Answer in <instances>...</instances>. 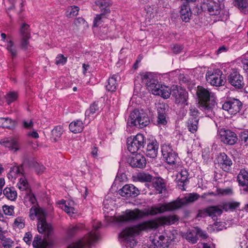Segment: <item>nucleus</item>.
<instances>
[{
	"label": "nucleus",
	"instance_id": "f257e3e1",
	"mask_svg": "<svg viewBox=\"0 0 248 248\" xmlns=\"http://www.w3.org/2000/svg\"><path fill=\"white\" fill-rule=\"evenodd\" d=\"M199 197L200 195L198 194L192 193L184 198L170 202L159 203L156 206H152L150 209L146 211L139 209L126 210L125 214L119 217L118 220L120 222H125L138 219L149 215L155 216L166 212L173 211L180 208L183 205L194 202Z\"/></svg>",
	"mask_w": 248,
	"mask_h": 248
},
{
	"label": "nucleus",
	"instance_id": "f03ea898",
	"mask_svg": "<svg viewBox=\"0 0 248 248\" xmlns=\"http://www.w3.org/2000/svg\"><path fill=\"white\" fill-rule=\"evenodd\" d=\"M159 222L155 220L144 221L132 227L127 228L124 230L119 234V236L124 240L129 241L131 238L138 235L142 231L156 229L160 224L170 225L175 223L178 220L175 215L164 216L158 218Z\"/></svg>",
	"mask_w": 248,
	"mask_h": 248
},
{
	"label": "nucleus",
	"instance_id": "7ed1b4c3",
	"mask_svg": "<svg viewBox=\"0 0 248 248\" xmlns=\"http://www.w3.org/2000/svg\"><path fill=\"white\" fill-rule=\"evenodd\" d=\"M197 94L199 99V108L207 117L215 116L217 103L214 98V93L202 86H198Z\"/></svg>",
	"mask_w": 248,
	"mask_h": 248
},
{
	"label": "nucleus",
	"instance_id": "20e7f679",
	"mask_svg": "<svg viewBox=\"0 0 248 248\" xmlns=\"http://www.w3.org/2000/svg\"><path fill=\"white\" fill-rule=\"evenodd\" d=\"M29 214V217L31 220H34L36 217L37 218V227L38 232L41 233H45L49 236L53 232V228L46 221V211L34 205L30 209Z\"/></svg>",
	"mask_w": 248,
	"mask_h": 248
},
{
	"label": "nucleus",
	"instance_id": "39448f33",
	"mask_svg": "<svg viewBox=\"0 0 248 248\" xmlns=\"http://www.w3.org/2000/svg\"><path fill=\"white\" fill-rule=\"evenodd\" d=\"M149 124V117L142 110H134L131 113L127 121V124L129 126H136L140 128H144Z\"/></svg>",
	"mask_w": 248,
	"mask_h": 248
},
{
	"label": "nucleus",
	"instance_id": "423d86ee",
	"mask_svg": "<svg viewBox=\"0 0 248 248\" xmlns=\"http://www.w3.org/2000/svg\"><path fill=\"white\" fill-rule=\"evenodd\" d=\"M101 223L93 226V230L76 243L70 245L68 248H86L90 247L98 237L97 230L101 227Z\"/></svg>",
	"mask_w": 248,
	"mask_h": 248
},
{
	"label": "nucleus",
	"instance_id": "0eeeda50",
	"mask_svg": "<svg viewBox=\"0 0 248 248\" xmlns=\"http://www.w3.org/2000/svg\"><path fill=\"white\" fill-rule=\"evenodd\" d=\"M144 144V138L141 134H138L134 137H130L127 139V149L132 154L143 148Z\"/></svg>",
	"mask_w": 248,
	"mask_h": 248
},
{
	"label": "nucleus",
	"instance_id": "6e6552de",
	"mask_svg": "<svg viewBox=\"0 0 248 248\" xmlns=\"http://www.w3.org/2000/svg\"><path fill=\"white\" fill-rule=\"evenodd\" d=\"M222 72L219 69L208 71L206 74L207 81L212 85L220 86L225 83L224 78L222 76Z\"/></svg>",
	"mask_w": 248,
	"mask_h": 248
},
{
	"label": "nucleus",
	"instance_id": "1a4fd4ad",
	"mask_svg": "<svg viewBox=\"0 0 248 248\" xmlns=\"http://www.w3.org/2000/svg\"><path fill=\"white\" fill-rule=\"evenodd\" d=\"M222 108L232 115L239 112L243 108V103L238 99L230 98L223 103Z\"/></svg>",
	"mask_w": 248,
	"mask_h": 248
},
{
	"label": "nucleus",
	"instance_id": "9d476101",
	"mask_svg": "<svg viewBox=\"0 0 248 248\" xmlns=\"http://www.w3.org/2000/svg\"><path fill=\"white\" fill-rule=\"evenodd\" d=\"M202 11L207 12L210 15H218L220 14V5L213 0H203L201 4Z\"/></svg>",
	"mask_w": 248,
	"mask_h": 248
},
{
	"label": "nucleus",
	"instance_id": "9b49d317",
	"mask_svg": "<svg viewBox=\"0 0 248 248\" xmlns=\"http://www.w3.org/2000/svg\"><path fill=\"white\" fill-rule=\"evenodd\" d=\"M161 152L164 159L170 165L176 164L177 154L173 151L170 144H164L161 146Z\"/></svg>",
	"mask_w": 248,
	"mask_h": 248
},
{
	"label": "nucleus",
	"instance_id": "f8f14e48",
	"mask_svg": "<svg viewBox=\"0 0 248 248\" xmlns=\"http://www.w3.org/2000/svg\"><path fill=\"white\" fill-rule=\"evenodd\" d=\"M222 213V210L219 208V206H210L206 208L199 210L197 217L204 218L209 216L215 220L217 216L221 215Z\"/></svg>",
	"mask_w": 248,
	"mask_h": 248
},
{
	"label": "nucleus",
	"instance_id": "ddd939ff",
	"mask_svg": "<svg viewBox=\"0 0 248 248\" xmlns=\"http://www.w3.org/2000/svg\"><path fill=\"white\" fill-rule=\"evenodd\" d=\"M221 141L224 144L232 145L237 141L236 134L229 129H221L219 131Z\"/></svg>",
	"mask_w": 248,
	"mask_h": 248
},
{
	"label": "nucleus",
	"instance_id": "4468645a",
	"mask_svg": "<svg viewBox=\"0 0 248 248\" xmlns=\"http://www.w3.org/2000/svg\"><path fill=\"white\" fill-rule=\"evenodd\" d=\"M141 80L142 82L146 84L148 89L152 91L153 94L161 86L156 79L153 78L150 73H146L142 75Z\"/></svg>",
	"mask_w": 248,
	"mask_h": 248
},
{
	"label": "nucleus",
	"instance_id": "2eb2a0df",
	"mask_svg": "<svg viewBox=\"0 0 248 248\" xmlns=\"http://www.w3.org/2000/svg\"><path fill=\"white\" fill-rule=\"evenodd\" d=\"M229 83L235 88L241 89L245 86L243 77L238 72H232L227 78Z\"/></svg>",
	"mask_w": 248,
	"mask_h": 248
},
{
	"label": "nucleus",
	"instance_id": "dca6fc26",
	"mask_svg": "<svg viewBox=\"0 0 248 248\" xmlns=\"http://www.w3.org/2000/svg\"><path fill=\"white\" fill-rule=\"evenodd\" d=\"M218 167L224 171L228 172L232 165V159L225 153H220L216 158Z\"/></svg>",
	"mask_w": 248,
	"mask_h": 248
},
{
	"label": "nucleus",
	"instance_id": "f3484780",
	"mask_svg": "<svg viewBox=\"0 0 248 248\" xmlns=\"http://www.w3.org/2000/svg\"><path fill=\"white\" fill-rule=\"evenodd\" d=\"M127 162L133 168L143 169L146 166V160L145 157L140 154L133 155L127 159Z\"/></svg>",
	"mask_w": 248,
	"mask_h": 248
},
{
	"label": "nucleus",
	"instance_id": "a211bd4d",
	"mask_svg": "<svg viewBox=\"0 0 248 248\" xmlns=\"http://www.w3.org/2000/svg\"><path fill=\"white\" fill-rule=\"evenodd\" d=\"M0 144L13 152H16L20 148L18 139L15 137L4 138L0 141Z\"/></svg>",
	"mask_w": 248,
	"mask_h": 248
},
{
	"label": "nucleus",
	"instance_id": "6ab92c4d",
	"mask_svg": "<svg viewBox=\"0 0 248 248\" xmlns=\"http://www.w3.org/2000/svg\"><path fill=\"white\" fill-rule=\"evenodd\" d=\"M171 95L174 98L176 104H185L188 98L187 92L181 88L173 89L171 91Z\"/></svg>",
	"mask_w": 248,
	"mask_h": 248
},
{
	"label": "nucleus",
	"instance_id": "aec40b11",
	"mask_svg": "<svg viewBox=\"0 0 248 248\" xmlns=\"http://www.w3.org/2000/svg\"><path fill=\"white\" fill-rule=\"evenodd\" d=\"M119 193L126 198L136 197L140 194V191L133 185H125L119 191Z\"/></svg>",
	"mask_w": 248,
	"mask_h": 248
},
{
	"label": "nucleus",
	"instance_id": "412c9836",
	"mask_svg": "<svg viewBox=\"0 0 248 248\" xmlns=\"http://www.w3.org/2000/svg\"><path fill=\"white\" fill-rule=\"evenodd\" d=\"M159 144L155 139L149 140L146 147V155L154 158L157 156Z\"/></svg>",
	"mask_w": 248,
	"mask_h": 248
},
{
	"label": "nucleus",
	"instance_id": "4be33fe9",
	"mask_svg": "<svg viewBox=\"0 0 248 248\" xmlns=\"http://www.w3.org/2000/svg\"><path fill=\"white\" fill-rule=\"evenodd\" d=\"M152 186L156 193L161 194L166 190V184L165 180L160 177H154L152 181Z\"/></svg>",
	"mask_w": 248,
	"mask_h": 248
},
{
	"label": "nucleus",
	"instance_id": "5701e85b",
	"mask_svg": "<svg viewBox=\"0 0 248 248\" xmlns=\"http://www.w3.org/2000/svg\"><path fill=\"white\" fill-rule=\"evenodd\" d=\"M157 125L159 126L165 125L168 122L165 108L161 107L157 108Z\"/></svg>",
	"mask_w": 248,
	"mask_h": 248
},
{
	"label": "nucleus",
	"instance_id": "b1692460",
	"mask_svg": "<svg viewBox=\"0 0 248 248\" xmlns=\"http://www.w3.org/2000/svg\"><path fill=\"white\" fill-rule=\"evenodd\" d=\"M95 3L100 9L101 12L108 14L110 13L109 7L112 5L111 0H96Z\"/></svg>",
	"mask_w": 248,
	"mask_h": 248
},
{
	"label": "nucleus",
	"instance_id": "393cba45",
	"mask_svg": "<svg viewBox=\"0 0 248 248\" xmlns=\"http://www.w3.org/2000/svg\"><path fill=\"white\" fill-rule=\"evenodd\" d=\"M84 127L83 123L80 120L74 121L69 125L70 131L75 134L81 132L83 130Z\"/></svg>",
	"mask_w": 248,
	"mask_h": 248
},
{
	"label": "nucleus",
	"instance_id": "a878e982",
	"mask_svg": "<svg viewBox=\"0 0 248 248\" xmlns=\"http://www.w3.org/2000/svg\"><path fill=\"white\" fill-rule=\"evenodd\" d=\"M6 49L10 54L12 59H14L17 56V51L11 36L8 37Z\"/></svg>",
	"mask_w": 248,
	"mask_h": 248
},
{
	"label": "nucleus",
	"instance_id": "bb28decb",
	"mask_svg": "<svg viewBox=\"0 0 248 248\" xmlns=\"http://www.w3.org/2000/svg\"><path fill=\"white\" fill-rule=\"evenodd\" d=\"M194 10L182 5L180 10V15L182 20L185 22H189L192 16V11Z\"/></svg>",
	"mask_w": 248,
	"mask_h": 248
},
{
	"label": "nucleus",
	"instance_id": "cd10ccee",
	"mask_svg": "<svg viewBox=\"0 0 248 248\" xmlns=\"http://www.w3.org/2000/svg\"><path fill=\"white\" fill-rule=\"evenodd\" d=\"M199 119L196 118H189L187 122V126L188 130L192 133L196 132L198 128Z\"/></svg>",
	"mask_w": 248,
	"mask_h": 248
},
{
	"label": "nucleus",
	"instance_id": "c85d7f7f",
	"mask_svg": "<svg viewBox=\"0 0 248 248\" xmlns=\"http://www.w3.org/2000/svg\"><path fill=\"white\" fill-rule=\"evenodd\" d=\"M118 78V76L117 75H113L108 78V84L106 86L107 90L111 92L116 91L117 86V79Z\"/></svg>",
	"mask_w": 248,
	"mask_h": 248
},
{
	"label": "nucleus",
	"instance_id": "c756f323",
	"mask_svg": "<svg viewBox=\"0 0 248 248\" xmlns=\"http://www.w3.org/2000/svg\"><path fill=\"white\" fill-rule=\"evenodd\" d=\"M237 180L242 186L248 185V171L245 170H241L237 176Z\"/></svg>",
	"mask_w": 248,
	"mask_h": 248
},
{
	"label": "nucleus",
	"instance_id": "7c9ffc66",
	"mask_svg": "<svg viewBox=\"0 0 248 248\" xmlns=\"http://www.w3.org/2000/svg\"><path fill=\"white\" fill-rule=\"evenodd\" d=\"M83 228V226L80 224H78L75 226L71 225L67 230V234L69 237H72L80 232Z\"/></svg>",
	"mask_w": 248,
	"mask_h": 248
},
{
	"label": "nucleus",
	"instance_id": "2f4dec72",
	"mask_svg": "<svg viewBox=\"0 0 248 248\" xmlns=\"http://www.w3.org/2000/svg\"><path fill=\"white\" fill-rule=\"evenodd\" d=\"M153 243L156 247H159L160 248H166L169 246L168 239L166 238L163 235L158 236V239H155Z\"/></svg>",
	"mask_w": 248,
	"mask_h": 248
},
{
	"label": "nucleus",
	"instance_id": "473e14b6",
	"mask_svg": "<svg viewBox=\"0 0 248 248\" xmlns=\"http://www.w3.org/2000/svg\"><path fill=\"white\" fill-rule=\"evenodd\" d=\"M47 243L42 239L41 236L36 235L32 242V246L35 248H46Z\"/></svg>",
	"mask_w": 248,
	"mask_h": 248
},
{
	"label": "nucleus",
	"instance_id": "72a5a7b5",
	"mask_svg": "<svg viewBox=\"0 0 248 248\" xmlns=\"http://www.w3.org/2000/svg\"><path fill=\"white\" fill-rule=\"evenodd\" d=\"M3 193L11 201H15L17 198V192L13 187H6L4 189Z\"/></svg>",
	"mask_w": 248,
	"mask_h": 248
},
{
	"label": "nucleus",
	"instance_id": "f704fd0d",
	"mask_svg": "<svg viewBox=\"0 0 248 248\" xmlns=\"http://www.w3.org/2000/svg\"><path fill=\"white\" fill-rule=\"evenodd\" d=\"M15 122L8 118H0V126L8 129H12L15 127Z\"/></svg>",
	"mask_w": 248,
	"mask_h": 248
},
{
	"label": "nucleus",
	"instance_id": "c9c22d12",
	"mask_svg": "<svg viewBox=\"0 0 248 248\" xmlns=\"http://www.w3.org/2000/svg\"><path fill=\"white\" fill-rule=\"evenodd\" d=\"M171 94V92L170 91L169 89L165 88L162 85L160 87L159 89L157 90V91H155L154 93V94L160 95L165 99L169 98Z\"/></svg>",
	"mask_w": 248,
	"mask_h": 248
},
{
	"label": "nucleus",
	"instance_id": "e433bc0d",
	"mask_svg": "<svg viewBox=\"0 0 248 248\" xmlns=\"http://www.w3.org/2000/svg\"><path fill=\"white\" fill-rule=\"evenodd\" d=\"M100 108L98 105V102H94L91 105L90 108L85 111V116H91L96 112L100 111Z\"/></svg>",
	"mask_w": 248,
	"mask_h": 248
},
{
	"label": "nucleus",
	"instance_id": "4c0bfd02",
	"mask_svg": "<svg viewBox=\"0 0 248 248\" xmlns=\"http://www.w3.org/2000/svg\"><path fill=\"white\" fill-rule=\"evenodd\" d=\"M22 168L19 166H14L11 167L10 171L8 173V177L16 179L18 176L22 175Z\"/></svg>",
	"mask_w": 248,
	"mask_h": 248
},
{
	"label": "nucleus",
	"instance_id": "58836bf2",
	"mask_svg": "<svg viewBox=\"0 0 248 248\" xmlns=\"http://www.w3.org/2000/svg\"><path fill=\"white\" fill-rule=\"evenodd\" d=\"M137 179L139 182H152L153 177L151 174L143 172L138 173Z\"/></svg>",
	"mask_w": 248,
	"mask_h": 248
},
{
	"label": "nucleus",
	"instance_id": "ea45409f",
	"mask_svg": "<svg viewBox=\"0 0 248 248\" xmlns=\"http://www.w3.org/2000/svg\"><path fill=\"white\" fill-rule=\"evenodd\" d=\"M234 4L242 12L245 13L247 11L248 7V0H234Z\"/></svg>",
	"mask_w": 248,
	"mask_h": 248
},
{
	"label": "nucleus",
	"instance_id": "a19ab883",
	"mask_svg": "<svg viewBox=\"0 0 248 248\" xmlns=\"http://www.w3.org/2000/svg\"><path fill=\"white\" fill-rule=\"evenodd\" d=\"M19 33L20 37H31L30 26L26 23H23L20 26Z\"/></svg>",
	"mask_w": 248,
	"mask_h": 248
},
{
	"label": "nucleus",
	"instance_id": "79ce46f5",
	"mask_svg": "<svg viewBox=\"0 0 248 248\" xmlns=\"http://www.w3.org/2000/svg\"><path fill=\"white\" fill-rule=\"evenodd\" d=\"M31 37H20L19 47L24 50L30 49L31 46L30 45L29 39Z\"/></svg>",
	"mask_w": 248,
	"mask_h": 248
},
{
	"label": "nucleus",
	"instance_id": "37998d69",
	"mask_svg": "<svg viewBox=\"0 0 248 248\" xmlns=\"http://www.w3.org/2000/svg\"><path fill=\"white\" fill-rule=\"evenodd\" d=\"M186 238L192 244L196 243L198 240L196 231H188L186 235Z\"/></svg>",
	"mask_w": 248,
	"mask_h": 248
},
{
	"label": "nucleus",
	"instance_id": "c03bdc74",
	"mask_svg": "<svg viewBox=\"0 0 248 248\" xmlns=\"http://www.w3.org/2000/svg\"><path fill=\"white\" fill-rule=\"evenodd\" d=\"M183 5L193 10H197L198 6V0H184Z\"/></svg>",
	"mask_w": 248,
	"mask_h": 248
},
{
	"label": "nucleus",
	"instance_id": "a18cd8bd",
	"mask_svg": "<svg viewBox=\"0 0 248 248\" xmlns=\"http://www.w3.org/2000/svg\"><path fill=\"white\" fill-rule=\"evenodd\" d=\"M63 133V129L61 126L55 127L52 131V136L54 137V140H57L60 138Z\"/></svg>",
	"mask_w": 248,
	"mask_h": 248
},
{
	"label": "nucleus",
	"instance_id": "49530a36",
	"mask_svg": "<svg viewBox=\"0 0 248 248\" xmlns=\"http://www.w3.org/2000/svg\"><path fill=\"white\" fill-rule=\"evenodd\" d=\"M108 15L109 14L103 13V12H101L100 14L97 15L93 20V26L98 27L100 25L103 21L102 18Z\"/></svg>",
	"mask_w": 248,
	"mask_h": 248
},
{
	"label": "nucleus",
	"instance_id": "de8ad7c7",
	"mask_svg": "<svg viewBox=\"0 0 248 248\" xmlns=\"http://www.w3.org/2000/svg\"><path fill=\"white\" fill-rule=\"evenodd\" d=\"M17 186L21 190H27L29 187V184L26 179L24 177H21L17 184Z\"/></svg>",
	"mask_w": 248,
	"mask_h": 248
},
{
	"label": "nucleus",
	"instance_id": "09e8293b",
	"mask_svg": "<svg viewBox=\"0 0 248 248\" xmlns=\"http://www.w3.org/2000/svg\"><path fill=\"white\" fill-rule=\"evenodd\" d=\"M7 103L9 105L17 98V94L16 92H9L5 96Z\"/></svg>",
	"mask_w": 248,
	"mask_h": 248
},
{
	"label": "nucleus",
	"instance_id": "8fccbe9b",
	"mask_svg": "<svg viewBox=\"0 0 248 248\" xmlns=\"http://www.w3.org/2000/svg\"><path fill=\"white\" fill-rule=\"evenodd\" d=\"M188 173L186 169L182 170L177 175V179L180 180L182 181H187Z\"/></svg>",
	"mask_w": 248,
	"mask_h": 248
},
{
	"label": "nucleus",
	"instance_id": "3c124183",
	"mask_svg": "<svg viewBox=\"0 0 248 248\" xmlns=\"http://www.w3.org/2000/svg\"><path fill=\"white\" fill-rule=\"evenodd\" d=\"M239 138L245 145L248 146V130L241 131L239 134Z\"/></svg>",
	"mask_w": 248,
	"mask_h": 248
},
{
	"label": "nucleus",
	"instance_id": "603ef678",
	"mask_svg": "<svg viewBox=\"0 0 248 248\" xmlns=\"http://www.w3.org/2000/svg\"><path fill=\"white\" fill-rule=\"evenodd\" d=\"M15 227L22 229L25 227V220L23 217H18L15 219L14 223Z\"/></svg>",
	"mask_w": 248,
	"mask_h": 248
},
{
	"label": "nucleus",
	"instance_id": "864d4df0",
	"mask_svg": "<svg viewBox=\"0 0 248 248\" xmlns=\"http://www.w3.org/2000/svg\"><path fill=\"white\" fill-rule=\"evenodd\" d=\"M67 60V57H64L62 54H59L56 58L55 63L57 65H64L66 63Z\"/></svg>",
	"mask_w": 248,
	"mask_h": 248
},
{
	"label": "nucleus",
	"instance_id": "5fc2aeb1",
	"mask_svg": "<svg viewBox=\"0 0 248 248\" xmlns=\"http://www.w3.org/2000/svg\"><path fill=\"white\" fill-rule=\"evenodd\" d=\"M79 9L78 6H71L68 9L67 11V12L68 13L67 16L70 17L73 16H77L78 14Z\"/></svg>",
	"mask_w": 248,
	"mask_h": 248
},
{
	"label": "nucleus",
	"instance_id": "6e6d98bb",
	"mask_svg": "<svg viewBox=\"0 0 248 248\" xmlns=\"http://www.w3.org/2000/svg\"><path fill=\"white\" fill-rule=\"evenodd\" d=\"M200 113L198 109L194 106H190L189 108V118H199V115Z\"/></svg>",
	"mask_w": 248,
	"mask_h": 248
},
{
	"label": "nucleus",
	"instance_id": "4d7b16f0",
	"mask_svg": "<svg viewBox=\"0 0 248 248\" xmlns=\"http://www.w3.org/2000/svg\"><path fill=\"white\" fill-rule=\"evenodd\" d=\"M3 212L5 215L11 216L14 213V207L13 206H8L4 205L2 206Z\"/></svg>",
	"mask_w": 248,
	"mask_h": 248
},
{
	"label": "nucleus",
	"instance_id": "13d9d810",
	"mask_svg": "<svg viewBox=\"0 0 248 248\" xmlns=\"http://www.w3.org/2000/svg\"><path fill=\"white\" fill-rule=\"evenodd\" d=\"M25 199L26 200L29 201L31 204H35L36 202V199L35 196L31 192L26 194Z\"/></svg>",
	"mask_w": 248,
	"mask_h": 248
},
{
	"label": "nucleus",
	"instance_id": "bf43d9fd",
	"mask_svg": "<svg viewBox=\"0 0 248 248\" xmlns=\"http://www.w3.org/2000/svg\"><path fill=\"white\" fill-rule=\"evenodd\" d=\"M196 231L197 236H199L200 237H201V238L205 239L208 237V235L205 231H203L198 228H196Z\"/></svg>",
	"mask_w": 248,
	"mask_h": 248
},
{
	"label": "nucleus",
	"instance_id": "052dcab7",
	"mask_svg": "<svg viewBox=\"0 0 248 248\" xmlns=\"http://www.w3.org/2000/svg\"><path fill=\"white\" fill-rule=\"evenodd\" d=\"M86 23H87L85 21V20H84V19L81 17L77 18L74 20V24L77 26H79L81 25H86Z\"/></svg>",
	"mask_w": 248,
	"mask_h": 248
},
{
	"label": "nucleus",
	"instance_id": "680f3d73",
	"mask_svg": "<svg viewBox=\"0 0 248 248\" xmlns=\"http://www.w3.org/2000/svg\"><path fill=\"white\" fill-rule=\"evenodd\" d=\"M32 235L30 232H27L25 233L23 240L27 244L30 245L31 243Z\"/></svg>",
	"mask_w": 248,
	"mask_h": 248
},
{
	"label": "nucleus",
	"instance_id": "e2e57ef3",
	"mask_svg": "<svg viewBox=\"0 0 248 248\" xmlns=\"http://www.w3.org/2000/svg\"><path fill=\"white\" fill-rule=\"evenodd\" d=\"M187 182V181H182L177 179V186L179 189H181L182 190H185V186Z\"/></svg>",
	"mask_w": 248,
	"mask_h": 248
},
{
	"label": "nucleus",
	"instance_id": "0e129e2a",
	"mask_svg": "<svg viewBox=\"0 0 248 248\" xmlns=\"http://www.w3.org/2000/svg\"><path fill=\"white\" fill-rule=\"evenodd\" d=\"M35 169L36 172L38 174H39L43 172L44 171L45 167L43 165H40L38 163H36L35 165Z\"/></svg>",
	"mask_w": 248,
	"mask_h": 248
},
{
	"label": "nucleus",
	"instance_id": "69168bd1",
	"mask_svg": "<svg viewBox=\"0 0 248 248\" xmlns=\"http://www.w3.org/2000/svg\"><path fill=\"white\" fill-rule=\"evenodd\" d=\"M172 50L173 53L175 54H178L180 53L181 50L183 49V47L182 46L178 45H174L172 47Z\"/></svg>",
	"mask_w": 248,
	"mask_h": 248
},
{
	"label": "nucleus",
	"instance_id": "338daca9",
	"mask_svg": "<svg viewBox=\"0 0 248 248\" xmlns=\"http://www.w3.org/2000/svg\"><path fill=\"white\" fill-rule=\"evenodd\" d=\"M64 210L67 214L71 215L74 214L75 209L73 206H68L67 204H65L64 206Z\"/></svg>",
	"mask_w": 248,
	"mask_h": 248
},
{
	"label": "nucleus",
	"instance_id": "774afa93",
	"mask_svg": "<svg viewBox=\"0 0 248 248\" xmlns=\"http://www.w3.org/2000/svg\"><path fill=\"white\" fill-rule=\"evenodd\" d=\"M242 63L244 70L248 75V59H243Z\"/></svg>",
	"mask_w": 248,
	"mask_h": 248
}]
</instances>
